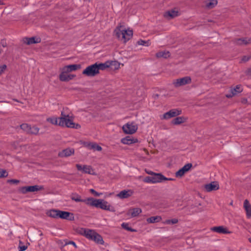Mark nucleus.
I'll use <instances>...</instances> for the list:
<instances>
[{
  "label": "nucleus",
  "mask_w": 251,
  "mask_h": 251,
  "mask_svg": "<svg viewBox=\"0 0 251 251\" xmlns=\"http://www.w3.org/2000/svg\"><path fill=\"white\" fill-rule=\"evenodd\" d=\"M43 187L39 185L27 186L28 192H33L43 189Z\"/></svg>",
  "instance_id": "nucleus-36"
},
{
  "label": "nucleus",
  "mask_w": 251,
  "mask_h": 251,
  "mask_svg": "<svg viewBox=\"0 0 251 251\" xmlns=\"http://www.w3.org/2000/svg\"><path fill=\"white\" fill-rule=\"evenodd\" d=\"M204 188L205 191L209 192L218 190L219 189V185L217 181H213L210 183L204 185Z\"/></svg>",
  "instance_id": "nucleus-12"
},
{
  "label": "nucleus",
  "mask_w": 251,
  "mask_h": 251,
  "mask_svg": "<svg viewBox=\"0 0 251 251\" xmlns=\"http://www.w3.org/2000/svg\"><path fill=\"white\" fill-rule=\"evenodd\" d=\"M186 172L182 168L181 169H179L177 172L176 173V177H181Z\"/></svg>",
  "instance_id": "nucleus-42"
},
{
  "label": "nucleus",
  "mask_w": 251,
  "mask_h": 251,
  "mask_svg": "<svg viewBox=\"0 0 251 251\" xmlns=\"http://www.w3.org/2000/svg\"><path fill=\"white\" fill-rule=\"evenodd\" d=\"M152 183H157L162 182L164 180H172L171 178H167L161 174H153L151 176Z\"/></svg>",
  "instance_id": "nucleus-9"
},
{
  "label": "nucleus",
  "mask_w": 251,
  "mask_h": 251,
  "mask_svg": "<svg viewBox=\"0 0 251 251\" xmlns=\"http://www.w3.org/2000/svg\"><path fill=\"white\" fill-rule=\"evenodd\" d=\"M76 167L78 171H82V172H83V166L77 164L76 165Z\"/></svg>",
  "instance_id": "nucleus-51"
},
{
  "label": "nucleus",
  "mask_w": 251,
  "mask_h": 251,
  "mask_svg": "<svg viewBox=\"0 0 251 251\" xmlns=\"http://www.w3.org/2000/svg\"><path fill=\"white\" fill-rule=\"evenodd\" d=\"M59 119V126L69 128H79L80 126L73 122L72 114L67 108H63Z\"/></svg>",
  "instance_id": "nucleus-1"
},
{
  "label": "nucleus",
  "mask_w": 251,
  "mask_h": 251,
  "mask_svg": "<svg viewBox=\"0 0 251 251\" xmlns=\"http://www.w3.org/2000/svg\"><path fill=\"white\" fill-rule=\"evenodd\" d=\"M187 119L184 117H178L175 118L172 122L173 125H177L184 123Z\"/></svg>",
  "instance_id": "nucleus-34"
},
{
  "label": "nucleus",
  "mask_w": 251,
  "mask_h": 251,
  "mask_svg": "<svg viewBox=\"0 0 251 251\" xmlns=\"http://www.w3.org/2000/svg\"><path fill=\"white\" fill-rule=\"evenodd\" d=\"M191 82V77L190 76H185L174 80L173 84L175 87H179L186 84H190Z\"/></svg>",
  "instance_id": "nucleus-5"
},
{
  "label": "nucleus",
  "mask_w": 251,
  "mask_h": 251,
  "mask_svg": "<svg viewBox=\"0 0 251 251\" xmlns=\"http://www.w3.org/2000/svg\"><path fill=\"white\" fill-rule=\"evenodd\" d=\"M122 129L126 134H132L138 129V125L134 122H128L123 126Z\"/></svg>",
  "instance_id": "nucleus-4"
},
{
  "label": "nucleus",
  "mask_w": 251,
  "mask_h": 251,
  "mask_svg": "<svg viewBox=\"0 0 251 251\" xmlns=\"http://www.w3.org/2000/svg\"><path fill=\"white\" fill-rule=\"evenodd\" d=\"M231 93L226 95L227 98H231L233 96L237 95L243 91V88L241 85H237L235 88L231 89Z\"/></svg>",
  "instance_id": "nucleus-22"
},
{
  "label": "nucleus",
  "mask_w": 251,
  "mask_h": 251,
  "mask_svg": "<svg viewBox=\"0 0 251 251\" xmlns=\"http://www.w3.org/2000/svg\"><path fill=\"white\" fill-rule=\"evenodd\" d=\"M83 146L89 150H93L94 151H101L102 148L97 143L94 142H84Z\"/></svg>",
  "instance_id": "nucleus-15"
},
{
  "label": "nucleus",
  "mask_w": 251,
  "mask_h": 251,
  "mask_svg": "<svg viewBox=\"0 0 251 251\" xmlns=\"http://www.w3.org/2000/svg\"><path fill=\"white\" fill-rule=\"evenodd\" d=\"M95 231L94 230L81 228L78 230V233L84 236L87 239L91 240Z\"/></svg>",
  "instance_id": "nucleus-11"
},
{
  "label": "nucleus",
  "mask_w": 251,
  "mask_h": 251,
  "mask_svg": "<svg viewBox=\"0 0 251 251\" xmlns=\"http://www.w3.org/2000/svg\"><path fill=\"white\" fill-rule=\"evenodd\" d=\"M71 244V245H73L75 248H77V246L75 243L73 241H67L66 242L65 245Z\"/></svg>",
  "instance_id": "nucleus-50"
},
{
  "label": "nucleus",
  "mask_w": 251,
  "mask_h": 251,
  "mask_svg": "<svg viewBox=\"0 0 251 251\" xmlns=\"http://www.w3.org/2000/svg\"><path fill=\"white\" fill-rule=\"evenodd\" d=\"M75 76L76 75H75L66 74L61 72L59 76V78L61 81L68 82L73 79Z\"/></svg>",
  "instance_id": "nucleus-14"
},
{
  "label": "nucleus",
  "mask_w": 251,
  "mask_h": 251,
  "mask_svg": "<svg viewBox=\"0 0 251 251\" xmlns=\"http://www.w3.org/2000/svg\"><path fill=\"white\" fill-rule=\"evenodd\" d=\"M247 75L251 77V68L249 69L247 71Z\"/></svg>",
  "instance_id": "nucleus-54"
},
{
  "label": "nucleus",
  "mask_w": 251,
  "mask_h": 251,
  "mask_svg": "<svg viewBox=\"0 0 251 251\" xmlns=\"http://www.w3.org/2000/svg\"><path fill=\"white\" fill-rule=\"evenodd\" d=\"M181 113V111L180 110L178 109H173L164 113L163 115L160 116V118L161 119L168 120L171 118L179 115Z\"/></svg>",
  "instance_id": "nucleus-7"
},
{
  "label": "nucleus",
  "mask_w": 251,
  "mask_h": 251,
  "mask_svg": "<svg viewBox=\"0 0 251 251\" xmlns=\"http://www.w3.org/2000/svg\"><path fill=\"white\" fill-rule=\"evenodd\" d=\"M97 200L98 199H94L93 198H89L83 200L82 202H84L87 205L96 207Z\"/></svg>",
  "instance_id": "nucleus-27"
},
{
  "label": "nucleus",
  "mask_w": 251,
  "mask_h": 251,
  "mask_svg": "<svg viewBox=\"0 0 251 251\" xmlns=\"http://www.w3.org/2000/svg\"><path fill=\"white\" fill-rule=\"evenodd\" d=\"M99 74L97 68V63L89 66L82 72V74L88 76H94Z\"/></svg>",
  "instance_id": "nucleus-3"
},
{
  "label": "nucleus",
  "mask_w": 251,
  "mask_h": 251,
  "mask_svg": "<svg viewBox=\"0 0 251 251\" xmlns=\"http://www.w3.org/2000/svg\"><path fill=\"white\" fill-rule=\"evenodd\" d=\"M114 33L117 37L121 41L126 42L132 36L133 31L130 29H126L123 26H119L116 27Z\"/></svg>",
  "instance_id": "nucleus-2"
},
{
  "label": "nucleus",
  "mask_w": 251,
  "mask_h": 251,
  "mask_svg": "<svg viewBox=\"0 0 251 251\" xmlns=\"http://www.w3.org/2000/svg\"><path fill=\"white\" fill-rule=\"evenodd\" d=\"M144 181L147 183H152V178L151 176H147L144 179Z\"/></svg>",
  "instance_id": "nucleus-48"
},
{
  "label": "nucleus",
  "mask_w": 251,
  "mask_h": 251,
  "mask_svg": "<svg viewBox=\"0 0 251 251\" xmlns=\"http://www.w3.org/2000/svg\"><path fill=\"white\" fill-rule=\"evenodd\" d=\"M218 3L217 0H206L204 2L205 7L208 9H212L215 7Z\"/></svg>",
  "instance_id": "nucleus-26"
},
{
  "label": "nucleus",
  "mask_w": 251,
  "mask_h": 251,
  "mask_svg": "<svg viewBox=\"0 0 251 251\" xmlns=\"http://www.w3.org/2000/svg\"><path fill=\"white\" fill-rule=\"evenodd\" d=\"M170 56L169 51L167 50L160 51L156 53V56L157 58H167Z\"/></svg>",
  "instance_id": "nucleus-31"
},
{
  "label": "nucleus",
  "mask_w": 251,
  "mask_h": 251,
  "mask_svg": "<svg viewBox=\"0 0 251 251\" xmlns=\"http://www.w3.org/2000/svg\"><path fill=\"white\" fill-rule=\"evenodd\" d=\"M27 246L25 245H22L21 243H20V245L19 247V251H24L27 249Z\"/></svg>",
  "instance_id": "nucleus-47"
},
{
  "label": "nucleus",
  "mask_w": 251,
  "mask_h": 251,
  "mask_svg": "<svg viewBox=\"0 0 251 251\" xmlns=\"http://www.w3.org/2000/svg\"><path fill=\"white\" fill-rule=\"evenodd\" d=\"M71 198L72 200L76 202H82L83 200L81 199V197L77 194H73L71 196Z\"/></svg>",
  "instance_id": "nucleus-39"
},
{
  "label": "nucleus",
  "mask_w": 251,
  "mask_h": 251,
  "mask_svg": "<svg viewBox=\"0 0 251 251\" xmlns=\"http://www.w3.org/2000/svg\"><path fill=\"white\" fill-rule=\"evenodd\" d=\"M244 207L246 210V215L248 218H251V205L247 200L244 202Z\"/></svg>",
  "instance_id": "nucleus-24"
},
{
  "label": "nucleus",
  "mask_w": 251,
  "mask_h": 251,
  "mask_svg": "<svg viewBox=\"0 0 251 251\" xmlns=\"http://www.w3.org/2000/svg\"><path fill=\"white\" fill-rule=\"evenodd\" d=\"M58 218L70 221H73L74 220V214L72 213L61 210H59Z\"/></svg>",
  "instance_id": "nucleus-13"
},
{
  "label": "nucleus",
  "mask_w": 251,
  "mask_h": 251,
  "mask_svg": "<svg viewBox=\"0 0 251 251\" xmlns=\"http://www.w3.org/2000/svg\"><path fill=\"white\" fill-rule=\"evenodd\" d=\"M122 227H123L124 229L128 230V231H132V232H135L136 231V230L135 229H132V228H131L129 226V225L127 223H124L122 224Z\"/></svg>",
  "instance_id": "nucleus-41"
},
{
  "label": "nucleus",
  "mask_w": 251,
  "mask_h": 251,
  "mask_svg": "<svg viewBox=\"0 0 251 251\" xmlns=\"http://www.w3.org/2000/svg\"><path fill=\"white\" fill-rule=\"evenodd\" d=\"M47 121L52 125L59 126V119L56 117H49L47 119Z\"/></svg>",
  "instance_id": "nucleus-37"
},
{
  "label": "nucleus",
  "mask_w": 251,
  "mask_h": 251,
  "mask_svg": "<svg viewBox=\"0 0 251 251\" xmlns=\"http://www.w3.org/2000/svg\"><path fill=\"white\" fill-rule=\"evenodd\" d=\"M109 68L112 70H116L120 68V64L117 61H108Z\"/></svg>",
  "instance_id": "nucleus-28"
},
{
  "label": "nucleus",
  "mask_w": 251,
  "mask_h": 251,
  "mask_svg": "<svg viewBox=\"0 0 251 251\" xmlns=\"http://www.w3.org/2000/svg\"><path fill=\"white\" fill-rule=\"evenodd\" d=\"M211 230L218 233L230 234L231 233V231L223 226H214L211 228Z\"/></svg>",
  "instance_id": "nucleus-18"
},
{
  "label": "nucleus",
  "mask_w": 251,
  "mask_h": 251,
  "mask_svg": "<svg viewBox=\"0 0 251 251\" xmlns=\"http://www.w3.org/2000/svg\"><path fill=\"white\" fill-rule=\"evenodd\" d=\"M75 153V150L73 149L67 148L63 150L61 152L59 153V155L60 157H68L70 156Z\"/></svg>",
  "instance_id": "nucleus-23"
},
{
  "label": "nucleus",
  "mask_w": 251,
  "mask_h": 251,
  "mask_svg": "<svg viewBox=\"0 0 251 251\" xmlns=\"http://www.w3.org/2000/svg\"><path fill=\"white\" fill-rule=\"evenodd\" d=\"M234 42L236 44L238 45H247L251 44V38H242L236 39L234 40Z\"/></svg>",
  "instance_id": "nucleus-20"
},
{
  "label": "nucleus",
  "mask_w": 251,
  "mask_h": 251,
  "mask_svg": "<svg viewBox=\"0 0 251 251\" xmlns=\"http://www.w3.org/2000/svg\"><path fill=\"white\" fill-rule=\"evenodd\" d=\"M141 212L142 209L140 208L134 207L130 208L128 210L127 214L132 217H135L139 216Z\"/></svg>",
  "instance_id": "nucleus-19"
},
{
  "label": "nucleus",
  "mask_w": 251,
  "mask_h": 251,
  "mask_svg": "<svg viewBox=\"0 0 251 251\" xmlns=\"http://www.w3.org/2000/svg\"><path fill=\"white\" fill-rule=\"evenodd\" d=\"M97 208H100L103 210L110 211H114V208L106 201L102 199H98L97 202Z\"/></svg>",
  "instance_id": "nucleus-6"
},
{
  "label": "nucleus",
  "mask_w": 251,
  "mask_h": 251,
  "mask_svg": "<svg viewBox=\"0 0 251 251\" xmlns=\"http://www.w3.org/2000/svg\"><path fill=\"white\" fill-rule=\"evenodd\" d=\"M249 241H250V243H251V238L249 239Z\"/></svg>",
  "instance_id": "nucleus-56"
},
{
  "label": "nucleus",
  "mask_w": 251,
  "mask_h": 251,
  "mask_svg": "<svg viewBox=\"0 0 251 251\" xmlns=\"http://www.w3.org/2000/svg\"><path fill=\"white\" fill-rule=\"evenodd\" d=\"M24 42L27 45L39 43L40 40L35 37L25 38L24 39Z\"/></svg>",
  "instance_id": "nucleus-30"
},
{
  "label": "nucleus",
  "mask_w": 251,
  "mask_h": 251,
  "mask_svg": "<svg viewBox=\"0 0 251 251\" xmlns=\"http://www.w3.org/2000/svg\"><path fill=\"white\" fill-rule=\"evenodd\" d=\"M21 128L25 132L36 134L39 131V128L35 126H31L27 124H23L21 125Z\"/></svg>",
  "instance_id": "nucleus-8"
},
{
  "label": "nucleus",
  "mask_w": 251,
  "mask_h": 251,
  "mask_svg": "<svg viewBox=\"0 0 251 251\" xmlns=\"http://www.w3.org/2000/svg\"><path fill=\"white\" fill-rule=\"evenodd\" d=\"M92 175H96V172L92 167L89 165H83V172Z\"/></svg>",
  "instance_id": "nucleus-32"
},
{
  "label": "nucleus",
  "mask_w": 251,
  "mask_h": 251,
  "mask_svg": "<svg viewBox=\"0 0 251 251\" xmlns=\"http://www.w3.org/2000/svg\"><path fill=\"white\" fill-rule=\"evenodd\" d=\"M250 57L248 56H244L242 58V61L243 62L248 61L250 59Z\"/></svg>",
  "instance_id": "nucleus-52"
},
{
  "label": "nucleus",
  "mask_w": 251,
  "mask_h": 251,
  "mask_svg": "<svg viewBox=\"0 0 251 251\" xmlns=\"http://www.w3.org/2000/svg\"><path fill=\"white\" fill-rule=\"evenodd\" d=\"M121 142L123 144L125 145H130L133 143H135L138 142V139L137 138H135L130 136H126L125 138H123L121 139Z\"/></svg>",
  "instance_id": "nucleus-21"
},
{
  "label": "nucleus",
  "mask_w": 251,
  "mask_h": 251,
  "mask_svg": "<svg viewBox=\"0 0 251 251\" xmlns=\"http://www.w3.org/2000/svg\"><path fill=\"white\" fill-rule=\"evenodd\" d=\"M108 61L105 62L104 63H97V68L98 71L100 70H105L109 68Z\"/></svg>",
  "instance_id": "nucleus-35"
},
{
  "label": "nucleus",
  "mask_w": 251,
  "mask_h": 251,
  "mask_svg": "<svg viewBox=\"0 0 251 251\" xmlns=\"http://www.w3.org/2000/svg\"><path fill=\"white\" fill-rule=\"evenodd\" d=\"M7 69L5 64L0 65V76L3 75Z\"/></svg>",
  "instance_id": "nucleus-43"
},
{
  "label": "nucleus",
  "mask_w": 251,
  "mask_h": 251,
  "mask_svg": "<svg viewBox=\"0 0 251 251\" xmlns=\"http://www.w3.org/2000/svg\"><path fill=\"white\" fill-rule=\"evenodd\" d=\"M133 191L132 190H124L117 195V197L121 199H127L132 196Z\"/></svg>",
  "instance_id": "nucleus-16"
},
{
  "label": "nucleus",
  "mask_w": 251,
  "mask_h": 251,
  "mask_svg": "<svg viewBox=\"0 0 251 251\" xmlns=\"http://www.w3.org/2000/svg\"><path fill=\"white\" fill-rule=\"evenodd\" d=\"M178 223V220L176 218L172 219H168L163 222V224L164 225H174Z\"/></svg>",
  "instance_id": "nucleus-38"
},
{
  "label": "nucleus",
  "mask_w": 251,
  "mask_h": 251,
  "mask_svg": "<svg viewBox=\"0 0 251 251\" xmlns=\"http://www.w3.org/2000/svg\"><path fill=\"white\" fill-rule=\"evenodd\" d=\"M20 191L23 194H25L28 192L27 186L23 187L20 189Z\"/></svg>",
  "instance_id": "nucleus-46"
},
{
  "label": "nucleus",
  "mask_w": 251,
  "mask_h": 251,
  "mask_svg": "<svg viewBox=\"0 0 251 251\" xmlns=\"http://www.w3.org/2000/svg\"><path fill=\"white\" fill-rule=\"evenodd\" d=\"M91 240L94 241L97 244L101 245H102L104 243V241L103 240L102 237L96 231L95 232V233L93 234L92 238L91 239Z\"/></svg>",
  "instance_id": "nucleus-25"
},
{
  "label": "nucleus",
  "mask_w": 251,
  "mask_h": 251,
  "mask_svg": "<svg viewBox=\"0 0 251 251\" xmlns=\"http://www.w3.org/2000/svg\"><path fill=\"white\" fill-rule=\"evenodd\" d=\"M147 173L149 175H153V174H155L154 173H153L152 172H148Z\"/></svg>",
  "instance_id": "nucleus-55"
},
{
  "label": "nucleus",
  "mask_w": 251,
  "mask_h": 251,
  "mask_svg": "<svg viewBox=\"0 0 251 251\" xmlns=\"http://www.w3.org/2000/svg\"><path fill=\"white\" fill-rule=\"evenodd\" d=\"M8 182H11V183H18L19 182V181L18 180H17V179H11V180H8Z\"/></svg>",
  "instance_id": "nucleus-53"
},
{
  "label": "nucleus",
  "mask_w": 251,
  "mask_h": 251,
  "mask_svg": "<svg viewBox=\"0 0 251 251\" xmlns=\"http://www.w3.org/2000/svg\"><path fill=\"white\" fill-rule=\"evenodd\" d=\"M8 176V173L4 170L0 169V177H6Z\"/></svg>",
  "instance_id": "nucleus-45"
},
{
  "label": "nucleus",
  "mask_w": 251,
  "mask_h": 251,
  "mask_svg": "<svg viewBox=\"0 0 251 251\" xmlns=\"http://www.w3.org/2000/svg\"><path fill=\"white\" fill-rule=\"evenodd\" d=\"M137 44L139 45H142L148 47L151 45V42L149 40L144 41L142 40H140L137 42Z\"/></svg>",
  "instance_id": "nucleus-40"
},
{
  "label": "nucleus",
  "mask_w": 251,
  "mask_h": 251,
  "mask_svg": "<svg viewBox=\"0 0 251 251\" xmlns=\"http://www.w3.org/2000/svg\"><path fill=\"white\" fill-rule=\"evenodd\" d=\"M162 220V218L159 216H152L147 219V222L149 224H153L159 222Z\"/></svg>",
  "instance_id": "nucleus-33"
},
{
  "label": "nucleus",
  "mask_w": 251,
  "mask_h": 251,
  "mask_svg": "<svg viewBox=\"0 0 251 251\" xmlns=\"http://www.w3.org/2000/svg\"><path fill=\"white\" fill-rule=\"evenodd\" d=\"M179 15V11L176 9H172L164 13V16L167 19H171L178 16Z\"/></svg>",
  "instance_id": "nucleus-17"
},
{
  "label": "nucleus",
  "mask_w": 251,
  "mask_h": 251,
  "mask_svg": "<svg viewBox=\"0 0 251 251\" xmlns=\"http://www.w3.org/2000/svg\"><path fill=\"white\" fill-rule=\"evenodd\" d=\"M46 214L49 217L53 218H58L59 214V210L51 209L48 210L47 211Z\"/></svg>",
  "instance_id": "nucleus-29"
},
{
  "label": "nucleus",
  "mask_w": 251,
  "mask_h": 251,
  "mask_svg": "<svg viewBox=\"0 0 251 251\" xmlns=\"http://www.w3.org/2000/svg\"><path fill=\"white\" fill-rule=\"evenodd\" d=\"M81 68L80 65L78 64H72L64 66V67L60 69V71L64 73L70 74V73L75 71Z\"/></svg>",
  "instance_id": "nucleus-10"
},
{
  "label": "nucleus",
  "mask_w": 251,
  "mask_h": 251,
  "mask_svg": "<svg viewBox=\"0 0 251 251\" xmlns=\"http://www.w3.org/2000/svg\"><path fill=\"white\" fill-rule=\"evenodd\" d=\"M90 191L93 194H94L95 196H97V197H99V196H100L102 193H98L97 192H96L95 190L93 189H91L90 190Z\"/></svg>",
  "instance_id": "nucleus-49"
},
{
  "label": "nucleus",
  "mask_w": 251,
  "mask_h": 251,
  "mask_svg": "<svg viewBox=\"0 0 251 251\" xmlns=\"http://www.w3.org/2000/svg\"><path fill=\"white\" fill-rule=\"evenodd\" d=\"M192 165L190 163L185 165L183 167V169L187 173L192 167Z\"/></svg>",
  "instance_id": "nucleus-44"
}]
</instances>
